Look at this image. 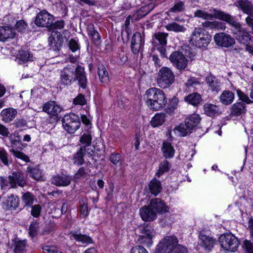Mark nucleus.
<instances>
[{"mask_svg":"<svg viewBox=\"0 0 253 253\" xmlns=\"http://www.w3.org/2000/svg\"><path fill=\"white\" fill-rule=\"evenodd\" d=\"M75 81L80 87L85 89L87 87V77L84 68L79 64L76 67L68 65L59 72V84L66 87L71 85Z\"/></svg>","mask_w":253,"mask_h":253,"instance_id":"1","label":"nucleus"},{"mask_svg":"<svg viewBox=\"0 0 253 253\" xmlns=\"http://www.w3.org/2000/svg\"><path fill=\"white\" fill-rule=\"evenodd\" d=\"M148 107L152 110L158 111L163 109L167 103L166 94L161 89L151 87L145 92Z\"/></svg>","mask_w":253,"mask_h":253,"instance_id":"2","label":"nucleus"},{"mask_svg":"<svg viewBox=\"0 0 253 253\" xmlns=\"http://www.w3.org/2000/svg\"><path fill=\"white\" fill-rule=\"evenodd\" d=\"M211 40V36L204 29L195 27L192 33L189 42L198 48H205Z\"/></svg>","mask_w":253,"mask_h":253,"instance_id":"3","label":"nucleus"},{"mask_svg":"<svg viewBox=\"0 0 253 253\" xmlns=\"http://www.w3.org/2000/svg\"><path fill=\"white\" fill-rule=\"evenodd\" d=\"M200 121L201 118L199 115L192 114L186 118L184 123L175 127L173 130L175 133L177 132L178 135L185 136L192 132V130L198 126Z\"/></svg>","mask_w":253,"mask_h":253,"instance_id":"4","label":"nucleus"},{"mask_svg":"<svg viewBox=\"0 0 253 253\" xmlns=\"http://www.w3.org/2000/svg\"><path fill=\"white\" fill-rule=\"evenodd\" d=\"M175 76L170 69L167 67H162L158 72L157 84L162 88H167L174 82Z\"/></svg>","mask_w":253,"mask_h":253,"instance_id":"5","label":"nucleus"},{"mask_svg":"<svg viewBox=\"0 0 253 253\" xmlns=\"http://www.w3.org/2000/svg\"><path fill=\"white\" fill-rule=\"evenodd\" d=\"M64 129L69 133L73 134L81 126V122L78 116L74 113L65 115L62 120Z\"/></svg>","mask_w":253,"mask_h":253,"instance_id":"6","label":"nucleus"},{"mask_svg":"<svg viewBox=\"0 0 253 253\" xmlns=\"http://www.w3.org/2000/svg\"><path fill=\"white\" fill-rule=\"evenodd\" d=\"M218 241L221 247L228 252H235L239 245L238 239L230 233L221 235Z\"/></svg>","mask_w":253,"mask_h":253,"instance_id":"7","label":"nucleus"},{"mask_svg":"<svg viewBox=\"0 0 253 253\" xmlns=\"http://www.w3.org/2000/svg\"><path fill=\"white\" fill-rule=\"evenodd\" d=\"M169 34L166 33L158 32L155 33L153 36L152 43L159 51L162 57L167 58L166 45L167 44V39Z\"/></svg>","mask_w":253,"mask_h":253,"instance_id":"8","label":"nucleus"},{"mask_svg":"<svg viewBox=\"0 0 253 253\" xmlns=\"http://www.w3.org/2000/svg\"><path fill=\"white\" fill-rule=\"evenodd\" d=\"M178 243V240L174 236L165 237L157 245V253H171Z\"/></svg>","mask_w":253,"mask_h":253,"instance_id":"9","label":"nucleus"},{"mask_svg":"<svg viewBox=\"0 0 253 253\" xmlns=\"http://www.w3.org/2000/svg\"><path fill=\"white\" fill-rule=\"evenodd\" d=\"M172 65L179 71H184L187 67L188 60L185 56L179 51L172 52L169 56Z\"/></svg>","mask_w":253,"mask_h":253,"instance_id":"10","label":"nucleus"},{"mask_svg":"<svg viewBox=\"0 0 253 253\" xmlns=\"http://www.w3.org/2000/svg\"><path fill=\"white\" fill-rule=\"evenodd\" d=\"M221 14L219 17L220 20L226 22L234 28L232 33L235 38L236 36L241 34L242 32L246 29L242 27L241 24L237 21L235 16H233L224 12V13H221Z\"/></svg>","mask_w":253,"mask_h":253,"instance_id":"11","label":"nucleus"},{"mask_svg":"<svg viewBox=\"0 0 253 253\" xmlns=\"http://www.w3.org/2000/svg\"><path fill=\"white\" fill-rule=\"evenodd\" d=\"M138 230L142 234L138 238L140 243L147 245H151L154 233L151 225L150 224L144 223L139 227Z\"/></svg>","mask_w":253,"mask_h":253,"instance_id":"12","label":"nucleus"},{"mask_svg":"<svg viewBox=\"0 0 253 253\" xmlns=\"http://www.w3.org/2000/svg\"><path fill=\"white\" fill-rule=\"evenodd\" d=\"M63 111V108L56 104L55 101H48L42 106V111L48 114L55 121L59 119V114Z\"/></svg>","mask_w":253,"mask_h":253,"instance_id":"13","label":"nucleus"},{"mask_svg":"<svg viewBox=\"0 0 253 253\" xmlns=\"http://www.w3.org/2000/svg\"><path fill=\"white\" fill-rule=\"evenodd\" d=\"M54 21L53 16L46 10H42L38 14L35 20L36 25L39 27L49 29Z\"/></svg>","mask_w":253,"mask_h":253,"instance_id":"14","label":"nucleus"},{"mask_svg":"<svg viewBox=\"0 0 253 253\" xmlns=\"http://www.w3.org/2000/svg\"><path fill=\"white\" fill-rule=\"evenodd\" d=\"M214 40L216 45L226 48L232 46L235 42L231 36L223 32L216 34L214 36Z\"/></svg>","mask_w":253,"mask_h":253,"instance_id":"15","label":"nucleus"},{"mask_svg":"<svg viewBox=\"0 0 253 253\" xmlns=\"http://www.w3.org/2000/svg\"><path fill=\"white\" fill-rule=\"evenodd\" d=\"M210 11L211 13H209L203 10L199 9L194 12V16L205 20H211L213 18L220 20L219 15H222L221 13H224V11L213 8H211Z\"/></svg>","mask_w":253,"mask_h":253,"instance_id":"16","label":"nucleus"},{"mask_svg":"<svg viewBox=\"0 0 253 253\" xmlns=\"http://www.w3.org/2000/svg\"><path fill=\"white\" fill-rule=\"evenodd\" d=\"M234 5L242 12L247 15L246 18L253 17V2L249 0H237Z\"/></svg>","mask_w":253,"mask_h":253,"instance_id":"17","label":"nucleus"},{"mask_svg":"<svg viewBox=\"0 0 253 253\" xmlns=\"http://www.w3.org/2000/svg\"><path fill=\"white\" fill-rule=\"evenodd\" d=\"M63 42L62 35L57 31H53L48 38L50 48L54 51H58L60 50Z\"/></svg>","mask_w":253,"mask_h":253,"instance_id":"18","label":"nucleus"},{"mask_svg":"<svg viewBox=\"0 0 253 253\" xmlns=\"http://www.w3.org/2000/svg\"><path fill=\"white\" fill-rule=\"evenodd\" d=\"M199 238V245L206 251H211L214 246L217 245V241L215 239L202 232L200 233Z\"/></svg>","mask_w":253,"mask_h":253,"instance_id":"19","label":"nucleus"},{"mask_svg":"<svg viewBox=\"0 0 253 253\" xmlns=\"http://www.w3.org/2000/svg\"><path fill=\"white\" fill-rule=\"evenodd\" d=\"M9 184L12 188H16L18 186L24 187L26 185V181L24 178L23 174L20 171L13 172L9 175Z\"/></svg>","mask_w":253,"mask_h":253,"instance_id":"20","label":"nucleus"},{"mask_svg":"<svg viewBox=\"0 0 253 253\" xmlns=\"http://www.w3.org/2000/svg\"><path fill=\"white\" fill-rule=\"evenodd\" d=\"M144 43V41L141 34L139 32L135 33L132 36L131 42L132 52L135 54H137L141 48L143 47Z\"/></svg>","mask_w":253,"mask_h":253,"instance_id":"21","label":"nucleus"},{"mask_svg":"<svg viewBox=\"0 0 253 253\" xmlns=\"http://www.w3.org/2000/svg\"><path fill=\"white\" fill-rule=\"evenodd\" d=\"M72 180V176L70 175L57 174L51 178V183L57 186L65 187L69 185Z\"/></svg>","mask_w":253,"mask_h":253,"instance_id":"22","label":"nucleus"},{"mask_svg":"<svg viewBox=\"0 0 253 253\" xmlns=\"http://www.w3.org/2000/svg\"><path fill=\"white\" fill-rule=\"evenodd\" d=\"M209 89L212 92L217 93L221 89V83L220 80L211 74H210L206 78Z\"/></svg>","mask_w":253,"mask_h":253,"instance_id":"23","label":"nucleus"},{"mask_svg":"<svg viewBox=\"0 0 253 253\" xmlns=\"http://www.w3.org/2000/svg\"><path fill=\"white\" fill-rule=\"evenodd\" d=\"M150 206L156 213H164L169 211V207L160 199L155 198L151 200Z\"/></svg>","mask_w":253,"mask_h":253,"instance_id":"24","label":"nucleus"},{"mask_svg":"<svg viewBox=\"0 0 253 253\" xmlns=\"http://www.w3.org/2000/svg\"><path fill=\"white\" fill-rule=\"evenodd\" d=\"M87 32L88 36L91 39L92 42L96 45H99L101 42V37L98 32L95 29L92 23H89L87 25Z\"/></svg>","mask_w":253,"mask_h":253,"instance_id":"25","label":"nucleus"},{"mask_svg":"<svg viewBox=\"0 0 253 253\" xmlns=\"http://www.w3.org/2000/svg\"><path fill=\"white\" fill-rule=\"evenodd\" d=\"M140 214L144 221H151L157 217L155 211L151 208L150 205L141 208L140 209Z\"/></svg>","mask_w":253,"mask_h":253,"instance_id":"26","label":"nucleus"},{"mask_svg":"<svg viewBox=\"0 0 253 253\" xmlns=\"http://www.w3.org/2000/svg\"><path fill=\"white\" fill-rule=\"evenodd\" d=\"M15 34V30L10 27H0V41L5 42L8 39H12Z\"/></svg>","mask_w":253,"mask_h":253,"instance_id":"27","label":"nucleus"},{"mask_svg":"<svg viewBox=\"0 0 253 253\" xmlns=\"http://www.w3.org/2000/svg\"><path fill=\"white\" fill-rule=\"evenodd\" d=\"M17 114L16 110L9 108L2 110L0 116L2 121L9 123L15 118Z\"/></svg>","mask_w":253,"mask_h":253,"instance_id":"28","label":"nucleus"},{"mask_svg":"<svg viewBox=\"0 0 253 253\" xmlns=\"http://www.w3.org/2000/svg\"><path fill=\"white\" fill-rule=\"evenodd\" d=\"M246 106L244 102H236L231 108L230 115L232 116H239L246 112Z\"/></svg>","mask_w":253,"mask_h":253,"instance_id":"29","label":"nucleus"},{"mask_svg":"<svg viewBox=\"0 0 253 253\" xmlns=\"http://www.w3.org/2000/svg\"><path fill=\"white\" fill-rule=\"evenodd\" d=\"M205 113L209 117H214L221 113L218 106L211 103H206L204 105Z\"/></svg>","mask_w":253,"mask_h":253,"instance_id":"30","label":"nucleus"},{"mask_svg":"<svg viewBox=\"0 0 253 253\" xmlns=\"http://www.w3.org/2000/svg\"><path fill=\"white\" fill-rule=\"evenodd\" d=\"M235 95L230 90H224L219 97L220 101L225 105L231 104L234 99Z\"/></svg>","mask_w":253,"mask_h":253,"instance_id":"31","label":"nucleus"},{"mask_svg":"<svg viewBox=\"0 0 253 253\" xmlns=\"http://www.w3.org/2000/svg\"><path fill=\"white\" fill-rule=\"evenodd\" d=\"M167 115L164 113H157L152 118L150 124L153 127L162 126L166 121Z\"/></svg>","mask_w":253,"mask_h":253,"instance_id":"32","label":"nucleus"},{"mask_svg":"<svg viewBox=\"0 0 253 253\" xmlns=\"http://www.w3.org/2000/svg\"><path fill=\"white\" fill-rule=\"evenodd\" d=\"M162 151L163 156L167 159L172 158L174 157L175 150L171 143L169 142H163Z\"/></svg>","mask_w":253,"mask_h":253,"instance_id":"33","label":"nucleus"},{"mask_svg":"<svg viewBox=\"0 0 253 253\" xmlns=\"http://www.w3.org/2000/svg\"><path fill=\"white\" fill-rule=\"evenodd\" d=\"M184 100L193 106H197L201 102L202 99L200 94L194 92L185 97Z\"/></svg>","mask_w":253,"mask_h":253,"instance_id":"34","label":"nucleus"},{"mask_svg":"<svg viewBox=\"0 0 253 253\" xmlns=\"http://www.w3.org/2000/svg\"><path fill=\"white\" fill-rule=\"evenodd\" d=\"M149 188L152 194L157 195L162 189L160 181L155 178H153L149 183Z\"/></svg>","mask_w":253,"mask_h":253,"instance_id":"35","label":"nucleus"},{"mask_svg":"<svg viewBox=\"0 0 253 253\" xmlns=\"http://www.w3.org/2000/svg\"><path fill=\"white\" fill-rule=\"evenodd\" d=\"M97 73L101 83L107 84L109 83L108 73L106 68L103 65L98 66Z\"/></svg>","mask_w":253,"mask_h":253,"instance_id":"36","label":"nucleus"},{"mask_svg":"<svg viewBox=\"0 0 253 253\" xmlns=\"http://www.w3.org/2000/svg\"><path fill=\"white\" fill-rule=\"evenodd\" d=\"M9 139L10 141L11 146L15 149L21 148L22 145L21 136L18 132H14L9 136Z\"/></svg>","mask_w":253,"mask_h":253,"instance_id":"37","label":"nucleus"},{"mask_svg":"<svg viewBox=\"0 0 253 253\" xmlns=\"http://www.w3.org/2000/svg\"><path fill=\"white\" fill-rule=\"evenodd\" d=\"M88 151L83 148H80L79 150L74 155V164L78 166L83 165L84 162V157L85 154V152Z\"/></svg>","mask_w":253,"mask_h":253,"instance_id":"38","label":"nucleus"},{"mask_svg":"<svg viewBox=\"0 0 253 253\" xmlns=\"http://www.w3.org/2000/svg\"><path fill=\"white\" fill-rule=\"evenodd\" d=\"M92 140L91 135L89 133H84L80 137V142L82 146L80 148L89 151V147L91 146Z\"/></svg>","mask_w":253,"mask_h":253,"instance_id":"39","label":"nucleus"},{"mask_svg":"<svg viewBox=\"0 0 253 253\" xmlns=\"http://www.w3.org/2000/svg\"><path fill=\"white\" fill-rule=\"evenodd\" d=\"M26 246L27 241L26 240L15 239L14 241V252L15 253H25Z\"/></svg>","mask_w":253,"mask_h":253,"instance_id":"40","label":"nucleus"},{"mask_svg":"<svg viewBox=\"0 0 253 253\" xmlns=\"http://www.w3.org/2000/svg\"><path fill=\"white\" fill-rule=\"evenodd\" d=\"M165 28L167 31L175 33H184L186 30V27L184 26L179 25L175 22L167 24Z\"/></svg>","mask_w":253,"mask_h":253,"instance_id":"41","label":"nucleus"},{"mask_svg":"<svg viewBox=\"0 0 253 253\" xmlns=\"http://www.w3.org/2000/svg\"><path fill=\"white\" fill-rule=\"evenodd\" d=\"M32 56L30 53L26 50H20L19 51L17 57L18 62L20 64L24 63L26 62L31 60Z\"/></svg>","mask_w":253,"mask_h":253,"instance_id":"42","label":"nucleus"},{"mask_svg":"<svg viewBox=\"0 0 253 253\" xmlns=\"http://www.w3.org/2000/svg\"><path fill=\"white\" fill-rule=\"evenodd\" d=\"M236 39L240 43L246 45L249 44L251 40V35L246 29L242 32L241 34L236 36Z\"/></svg>","mask_w":253,"mask_h":253,"instance_id":"43","label":"nucleus"},{"mask_svg":"<svg viewBox=\"0 0 253 253\" xmlns=\"http://www.w3.org/2000/svg\"><path fill=\"white\" fill-rule=\"evenodd\" d=\"M171 167L170 163L166 160L162 161L159 165V168L156 175L160 177L164 173L168 171Z\"/></svg>","mask_w":253,"mask_h":253,"instance_id":"44","label":"nucleus"},{"mask_svg":"<svg viewBox=\"0 0 253 253\" xmlns=\"http://www.w3.org/2000/svg\"><path fill=\"white\" fill-rule=\"evenodd\" d=\"M30 176L35 179L39 180L42 177V171L38 167H28L27 169Z\"/></svg>","mask_w":253,"mask_h":253,"instance_id":"45","label":"nucleus"},{"mask_svg":"<svg viewBox=\"0 0 253 253\" xmlns=\"http://www.w3.org/2000/svg\"><path fill=\"white\" fill-rule=\"evenodd\" d=\"M19 205V199L13 194L8 196L7 199V206L10 210H16Z\"/></svg>","mask_w":253,"mask_h":253,"instance_id":"46","label":"nucleus"},{"mask_svg":"<svg viewBox=\"0 0 253 253\" xmlns=\"http://www.w3.org/2000/svg\"><path fill=\"white\" fill-rule=\"evenodd\" d=\"M72 237L76 241L83 244H90L93 243L92 239L89 236L81 234L73 233Z\"/></svg>","mask_w":253,"mask_h":253,"instance_id":"47","label":"nucleus"},{"mask_svg":"<svg viewBox=\"0 0 253 253\" xmlns=\"http://www.w3.org/2000/svg\"><path fill=\"white\" fill-rule=\"evenodd\" d=\"M89 172L90 170L87 167H82L74 174L72 179L75 181H77L81 178L85 177L89 174Z\"/></svg>","mask_w":253,"mask_h":253,"instance_id":"48","label":"nucleus"},{"mask_svg":"<svg viewBox=\"0 0 253 253\" xmlns=\"http://www.w3.org/2000/svg\"><path fill=\"white\" fill-rule=\"evenodd\" d=\"M179 99L177 97H173L166 109V112L170 115H172L174 111L177 109Z\"/></svg>","mask_w":253,"mask_h":253,"instance_id":"49","label":"nucleus"},{"mask_svg":"<svg viewBox=\"0 0 253 253\" xmlns=\"http://www.w3.org/2000/svg\"><path fill=\"white\" fill-rule=\"evenodd\" d=\"M22 200L26 206L31 207L33 204L34 196L31 193L27 192L23 195Z\"/></svg>","mask_w":253,"mask_h":253,"instance_id":"50","label":"nucleus"},{"mask_svg":"<svg viewBox=\"0 0 253 253\" xmlns=\"http://www.w3.org/2000/svg\"><path fill=\"white\" fill-rule=\"evenodd\" d=\"M10 152L15 156L16 158L22 160L26 163H29L30 162L29 157L19 151L16 150L14 149H12L10 150Z\"/></svg>","mask_w":253,"mask_h":253,"instance_id":"51","label":"nucleus"},{"mask_svg":"<svg viewBox=\"0 0 253 253\" xmlns=\"http://www.w3.org/2000/svg\"><path fill=\"white\" fill-rule=\"evenodd\" d=\"M185 9L184 3L181 1H179L174 4L169 10V12L173 13H178L184 11Z\"/></svg>","mask_w":253,"mask_h":253,"instance_id":"52","label":"nucleus"},{"mask_svg":"<svg viewBox=\"0 0 253 253\" xmlns=\"http://www.w3.org/2000/svg\"><path fill=\"white\" fill-rule=\"evenodd\" d=\"M185 85L188 87L196 88L200 85V82L198 79L196 77H191L185 83Z\"/></svg>","mask_w":253,"mask_h":253,"instance_id":"53","label":"nucleus"},{"mask_svg":"<svg viewBox=\"0 0 253 253\" xmlns=\"http://www.w3.org/2000/svg\"><path fill=\"white\" fill-rule=\"evenodd\" d=\"M67 45L73 52H75L80 49V46L78 42L74 39H72L69 41L67 43Z\"/></svg>","mask_w":253,"mask_h":253,"instance_id":"54","label":"nucleus"},{"mask_svg":"<svg viewBox=\"0 0 253 253\" xmlns=\"http://www.w3.org/2000/svg\"><path fill=\"white\" fill-rule=\"evenodd\" d=\"M235 89L236 91L237 96H238L240 100L247 104H250L252 103V101L249 99L248 95L244 92L241 91L240 89H236L235 88Z\"/></svg>","mask_w":253,"mask_h":253,"instance_id":"55","label":"nucleus"},{"mask_svg":"<svg viewBox=\"0 0 253 253\" xmlns=\"http://www.w3.org/2000/svg\"><path fill=\"white\" fill-rule=\"evenodd\" d=\"M38 228V223L37 222H33L31 224L29 229V234L31 237L33 238L37 235Z\"/></svg>","mask_w":253,"mask_h":253,"instance_id":"56","label":"nucleus"},{"mask_svg":"<svg viewBox=\"0 0 253 253\" xmlns=\"http://www.w3.org/2000/svg\"><path fill=\"white\" fill-rule=\"evenodd\" d=\"M109 160L114 165L117 166L121 163V155L119 153H112L110 156Z\"/></svg>","mask_w":253,"mask_h":253,"instance_id":"57","label":"nucleus"},{"mask_svg":"<svg viewBox=\"0 0 253 253\" xmlns=\"http://www.w3.org/2000/svg\"><path fill=\"white\" fill-rule=\"evenodd\" d=\"M73 104L83 106L86 104V100L84 95L79 94L73 100Z\"/></svg>","mask_w":253,"mask_h":253,"instance_id":"58","label":"nucleus"},{"mask_svg":"<svg viewBox=\"0 0 253 253\" xmlns=\"http://www.w3.org/2000/svg\"><path fill=\"white\" fill-rule=\"evenodd\" d=\"M0 160L4 165L6 166L9 165L8 153L3 148H0Z\"/></svg>","mask_w":253,"mask_h":253,"instance_id":"59","label":"nucleus"},{"mask_svg":"<svg viewBox=\"0 0 253 253\" xmlns=\"http://www.w3.org/2000/svg\"><path fill=\"white\" fill-rule=\"evenodd\" d=\"M31 215L34 217H38L40 216L41 214V212L42 211V207L39 204H37L34 206H31Z\"/></svg>","mask_w":253,"mask_h":253,"instance_id":"60","label":"nucleus"},{"mask_svg":"<svg viewBox=\"0 0 253 253\" xmlns=\"http://www.w3.org/2000/svg\"><path fill=\"white\" fill-rule=\"evenodd\" d=\"M80 212L81 214L84 217H85L88 215V205L86 203L80 202Z\"/></svg>","mask_w":253,"mask_h":253,"instance_id":"61","label":"nucleus"},{"mask_svg":"<svg viewBox=\"0 0 253 253\" xmlns=\"http://www.w3.org/2000/svg\"><path fill=\"white\" fill-rule=\"evenodd\" d=\"M253 242L246 240L244 242L243 246L247 253H253Z\"/></svg>","mask_w":253,"mask_h":253,"instance_id":"62","label":"nucleus"},{"mask_svg":"<svg viewBox=\"0 0 253 253\" xmlns=\"http://www.w3.org/2000/svg\"><path fill=\"white\" fill-rule=\"evenodd\" d=\"M65 22L63 20L57 21L54 23L52 22V24L50 27L49 30H52L54 29L61 30L64 27Z\"/></svg>","mask_w":253,"mask_h":253,"instance_id":"63","label":"nucleus"},{"mask_svg":"<svg viewBox=\"0 0 253 253\" xmlns=\"http://www.w3.org/2000/svg\"><path fill=\"white\" fill-rule=\"evenodd\" d=\"M130 253H148L147 250L142 246H136L133 247Z\"/></svg>","mask_w":253,"mask_h":253,"instance_id":"64","label":"nucleus"}]
</instances>
